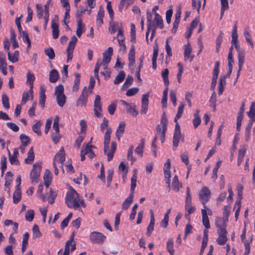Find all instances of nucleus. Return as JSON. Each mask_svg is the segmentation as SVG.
Instances as JSON below:
<instances>
[{"instance_id": "obj_1", "label": "nucleus", "mask_w": 255, "mask_h": 255, "mask_svg": "<svg viewBox=\"0 0 255 255\" xmlns=\"http://www.w3.org/2000/svg\"><path fill=\"white\" fill-rule=\"evenodd\" d=\"M65 202L69 208H78L80 206L86 207L84 200H80L79 194L73 189L68 191L65 197Z\"/></svg>"}, {"instance_id": "obj_2", "label": "nucleus", "mask_w": 255, "mask_h": 255, "mask_svg": "<svg viewBox=\"0 0 255 255\" xmlns=\"http://www.w3.org/2000/svg\"><path fill=\"white\" fill-rule=\"evenodd\" d=\"M112 130L111 128H107L104 135V153L107 156L108 160L111 161L114 156L117 148V143L115 141H112L111 143V148L110 151H108L109 149V144L111 139V134Z\"/></svg>"}, {"instance_id": "obj_3", "label": "nucleus", "mask_w": 255, "mask_h": 255, "mask_svg": "<svg viewBox=\"0 0 255 255\" xmlns=\"http://www.w3.org/2000/svg\"><path fill=\"white\" fill-rule=\"evenodd\" d=\"M168 124L167 117L165 112L162 114L160 123L156 128V132L160 134V140L162 143H163L165 139V133L167 130Z\"/></svg>"}, {"instance_id": "obj_4", "label": "nucleus", "mask_w": 255, "mask_h": 255, "mask_svg": "<svg viewBox=\"0 0 255 255\" xmlns=\"http://www.w3.org/2000/svg\"><path fill=\"white\" fill-rule=\"evenodd\" d=\"M54 95L56 97V101L59 107H62L66 102V96L64 94V87L59 85L55 87Z\"/></svg>"}, {"instance_id": "obj_5", "label": "nucleus", "mask_w": 255, "mask_h": 255, "mask_svg": "<svg viewBox=\"0 0 255 255\" xmlns=\"http://www.w3.org/2000/svg\"><path fill=\"white\" fill-rule=\"evenodd\" d=\"M41 171V163H35L33 165V168L30 172V178L32 183H37L40 175Z\"/></svg>"}, {"instance_id": "obj_6", "label": "nucleus", "mask_w": 255, "mask_h": 255, "mask_svg": "<svg viewBox=\"0 0 255 255\" xmlns=\"http://www.w3.org/2000/svg\"><path fill=\"white\" fill-rule=\"evenodd\" d=\"M211 192L208 187H203L199 193V200L204 205L208 202L211 197Z\"/></svg>"}, {"instance_id": "obj_7", "label": "nucleus", "mask_w": 255, "mask_h": 255, "mask_svg": "<svg viewBox=\"0 0 255 255\" xmlns=\"http://www.w3.org/2000/svg\"><path fill=\"white\" fill-rule=\"evenodd\" d=\"M181 138L183 139V137H182L180 126L178 123H177V124L175 125V128L173 137V146L174 150H175L178 147V144Z\"/></svg>"}, {"instance_id": "obj_8", "label": "nucleus", "mask_w": 255, "mask_h": 255, "mask_svg": "<svg viewBox=\"0 0 255 255\" xmlns=\"http://www.w3.org/2000/svg\"><path fill=\"white\" fill-rule=\"evenodd\" d=\"M75 234L72 233L69 239L67 241L65 245L64 252L63 255H69L70 252V246H71V251H74L76 249V242L74 241Z\"/></svg>"}, {"instance_id": "obj_9", "label": "nucleus", "mask_w": 255, "mask_h": 255, "mask_svg": "<svg viewBox=\"0 0 255 255\" xmlns=\"http://www.w3.org/2000/svg\"><path fill=\"white\" fill-rule=\"evenodd\" d=\"M88 90L86 87H85L82 90L81 95L76 102L77 107H85L88 101Z\"/></svg>"}, {"instance_id": "obj_10", "label": "nucleus", "mask_w": 255, "mask_h": 255, "mask_svg": "<svg viewBox=\"0 0 255 255\" xmlns=\"http://www.w3.org/2000/svg\"><path fill=\"white\" fill-rule=\"evenodd\" d=\"M106 237L102 233L93 232L90 235V240L94 244H102L104 242Z\"/></svg>"}, {"instance_id": "obj_11", "label": "nucleus", "mask_w": 255, "mask_h": 255, "mask_svg": "<svg viewBox=\"0 0 255 255\" xmlns=\"http://www.w3.org/2000/svg\"><path fill=\"white\" fill-rule=\"evenodd\" d=\"M94 112L95 115L98 118H101L103 116L102 114V104L101 102L100 96L98 95H96L94 101Z\"/></svg>"}, {"instance_id": "obj_12", "label": "nucleus", "mask_w": 255, "mask_h": 255, "mask_svg": "<svg viewBox=\"0 0 255 255\" xmlns=\"http://www.w3.org/2000/svg\"><path fill=\"white\" fill-rule=\"evenodd\" d=\"M234 45L235 48L238 51V65L241 67L243 66L245 62V53L244 51L240 48L239 42H236L232 44Z\"/></svg>"}, {"instance_id": "obj_13", "label": "nucleus", "mask_w": 255, "mask_h": 255, "mask_svg": "<svg viewBox=\"0 0 255 255\" xmlns=\"http://www.w3.org/2000/svg\"><path fill=\"white\" fill-rule=\"evenodd\" d=\"M58 17L55 15L54 18L52 21L51 28L52 29V36L54 39H57L59 36V25L57 23Z\"/></svg>"}, {"instance_id": "obj_14", "label": "nucleus", "mask_w": 255, "mask_h": 255, "mask_svg": "<svg viewBox=\"0 0 255 255\" xmlns=\"http://www.w3.org/2000/svg\"><path fill=\"white\" fill-rule=\"evenodd\" d=\"M135 54L134 46L132 45L128 55V59L129 61L128 66L131 70V72H132V71L133 70L132 67L135 63Z\"/></svg>"}, {"instance_id": "obj_15", "label": "nucleus", "mask_w": 255, "mask_h": 255, "mask_svg": "<svg viewBox=\"0 0 255 255\" xmlns=\"http://www.w3.org/2000/svg\"><path fill=\"white\" fill-rule=\"evenodd\" d=\"M65 159V151L63 147H62L58 152L55 155L53 162L62 164Z\"/></svg>"}, {"instance_id": "obj_16", "label": "nucleus", "mask_w": 255, "mask_h": 255, "mask_svg": "<svg viewBox=\"0 0 255 255\" xmlns=\"http://www.w3.org/2000/svg\"><path fill=\"white\" fill-rule=\"evenodd\" d=\"M219 234V237L217 239V243L220 245H223L225 244L227 241L228 238L227 237V231H221V232H218Z\"/></svg>"}, {"instance_id": "obj_17", "label": "nucleus", "mask_w": 255, "mask_h": 255, "mask_svg": "<svg viewBox=\"0 0 255 255\" xmlns=\"http://www.w3.org/2000/svg\"><path fill=\"white\" fill-rule=\"evenodd\" d=\"M150 221L147 228L146 235L148 236H150L152 232L154 230V225L155 222V219L154 217V214L152 210L150 211Z\"/></svg>"}, {"instance_id": "obj_18", "label": "nucleus", "mask_w": 255, "mask_h": 255, "mask_svg": "<svg viewBox=\"0 0 255 255\" xmlns=\"http://www.w3.org/2000/svg\"><path fill=\"white\" fill-rule=\"evenodd\" d=\"M201 213L202 217V223L203 226L207 230L210 229V225L206 210L205 209H202Z\"/></svg>"}, {"instance_id": "obj_19", "label": "nucleus", "mask_w": 255, "mask_h": 255, "mask_svg": "<svg viewBox=\"0 0 255 255\" xmlns=\"http://www.w3.org/2000/svg\"><path fill=\"white\" fill-rule=\"evenodd\" d=\"M113 48L110 47L107 50L103 53V59L102 62L106 63H109L111 60V57L113 54Z\"/></svg>"}, {"instance_id": "obj_20", "label": "nucleus", "mask_w": 255, "mask_h": 255, "mask_svg": "<svg viewBox=\"0 0 255 255\" xmlns=\"http://www.w3.org/2000/svg\"><path fill=\"white\" fill-rule=\"evenodd\" d=\"M216 226L218 228V232H221V231H226V228L227 224L225 222H223V220L220 217H217L215 220Z\"/></svg>"}, {"instance_id": "obj_21", "label": "nucleus", "mask_w": 255, "mask_h": 255, "mask_svg": "<svg viewBox=\"0 0 255 255\" xmlns=\"http://www.w3.org/2000/svg\"><path fill=\"white\" fill-rule=\"evenodd\" d=\"M134 198V193H130L129 196L126 199L122 204V208L123 210H127L130 206L133 201Z\"/></svg>"}, {"instance_id": "obj_22", "label": "nucleus", "mask_w": 255, "mask_h": 255, "mask_svg": "<svg viewBox=\"0 0 255 255\" xmlns=\"http://www.w3.org/2000/svg\"><path fill=\"white\" fill-rule=\"evenodd\" d=\"M246 145H243L239 150L238 157V165L239 166L242 163L243 158L246 154Z\"/></svg>"}, {"instance_id": "obj_23", "label": "nucleus", "mask_w": 255, "mask_h": 255, "mask_svg": "<svg viewBox=\"0 0 255 255\" xmlns=\"http://www.w3.org/2000/svg\"><path fill=\"white\" fill-rule=\"evenodd\" d=\"M104 16V9L102 6H100L99 10L98 12L97 19H96L97 24L98 26H100L103 24V18Z\"/></svg>"}, {"instance_id": "obj_24", "label": "nucleus", "mask_w": 255, "mask_h": 255, "mask_svg": "<svg viewBox=\"0 0 255 255\" xmlns=\"http://www.w3.org/2000/svg\"><path fill=\"white\" fill-rule=\"evenodd\" d=\"M126 126V123L124 122H121L119 124V126L118 128L116 131V136L118 138V140H120V138L124 133L125 131Z\"/></svg>"}, {"instance_id": "obj_25", "label": "nucleus", "mask_w": 255, "mask_h": 255, "mask_svg": "<svg viewBox=\"0 0 255 255\" xmlns=\"http://www.w3.org/2000/svg\"><path fill=\"white\" fill-rule=\"evenodd\" d=\"M45 89L43 87H42V86H41L40 93H39V104L42 108H44V105H45V100H46V96L45 94Z\"/></svg>"}, {"instance_id": "obj_26", "label": "nucleus", "mask_w": 255, "mask_h": 255, "mask_svg": "<svg viewBox=\"0 0 255 255\" xmlns=\"http://www.w3.org/2000/svg\"><path fill=\"white\" fill-rule=\"evenodd\" d=\"M172 186V189L176 192H178L180 189L182 187V185L179 182L177 175H175L173 178Z\"/></svg>"}, {"instance_id": "obj_27", "label": "nucleus", "mask_w": 255, "mask_h": 255, "mask_svg": "<svg viewBox=\"0 0 255 255\" xmlns=\"http://www.w3.org/2000/svg\"><path fill=\"white\" fill-rule=\"evenodd\" d=\"M34 157L33 148L31 147L27 153V157L25 159V163L26 164H31L34 159Z\"/></svg>"}, {"instance_id": "obj_28", "label": "nucleus", "mask_w": 255, "mask_h": 255, "mask_svg": "<svg viewBox=\"0 0 255 255\" xmlns=\"http://www.w3.org/2000/svg\"><path fill=\"white\" fill-rule=\"evenodd\" d=\"M50 171L48 169L45 171L43 180L44 181V185L46 188H48L51 183Z\"/></svg>"}, {"instance_id": "obj_29", "label": "nucleus", "mask_w": 255, "mask_h": 255, "mask_svg": "<svg viewBox=\"0 0 255 255\" xmlns=\"http://www.w3.org/2000/svg\"><path fill=\"white\" fill-rule=\"evenodd\" d=\"M85 31L84 25H82L81 19H78L77 22V28L76 34L78 37H80Z\"/></svg>"}, {"instance_id": "obj_30", "label": "nucleus", "mask_w": 255, "mask_h": 255, "mask_svg": "<svg viewBox=\"0 0 255 255\" xmlns=\"http://www.w3.org/2000/svg\"><path fill=\"white\" fill-rule=\"evenodd\" d=\"M59 78L58 71L55 69L52 70L49 73V81L51 83H55Z\"/></svg>"}, {"instance_id": "obj_31", "label": "nucleus", "mask_w": 255, "mask_h": 255, "mask_svg": "<svg viewBox=\"0 0 255 255\" xmlns=\"http://www.w3.org/2000/svg\"><path fill=\"white\" fill-rule=\"evenodd\" d=\"M158 54V49L157 46L154 47L152 58V68L155 69L157 68L156 60Z\"/></svg>"}, {"instance_id": "obj_32", "label": "nucleus", "mask_w": 255, "mask_h": 255, "mask_svg": "<svg viewBox=\"0 0 255 255\" xmlns=\"http://www.w3.org/2000/svg\"><path fill=\"white\" fill-rule=\"evenodd\" d=\"M136 106L130 103V105L127 107V111L129 114L131 116L134 117H136L138 115V112L136 110Z\"/></svg>"}, {"instance_id": "obj_33", "label": "nucleus", "mask_w": 255, "mask_h": 255, "mask_svg": "<svg viewBox=\"0 0 255 255\" xmlns=\"http://www.w3.org/2000/svg\"><path fill=\"white\" fill-rule=\"evenodd\" d=\"M74 75L75 76V79L73 86V91L74 92H77L79 88L80 74L78 73H75Z\"/></svg>"}, {"instance_id": "obj_34", "label": "nucleus", "mask_w": 255, "mask_h": 255, "mask_svg": "<svg viewBox=\"0 0 255 255\" xmlns=\"http://www.w3.org/2000/svg\"><path fill=\"white\" fill-rule=\"evenodd\" d=\"M19 53L18 51H15L12 55L10 52H8V59L12 63H15L18 61Z\"/></svg>"}, {"instance_id": "obj_35", "label": "nucleus", "mask_w": 255, "mask_h": 255, "mask_svg": "<svg viewBox=\"0 0 255 255\" xmlns=\"http://www.w3.org/2000/svg\"><path fill=\"white\" fill-rule=\"evenodd\" d=\"M166 249L170 255H174V250L173 249V240L170 238L166 243Z\"/></svg>"}, {"instance_id": "obj_36", "label": "nucleus", "mask_w": 255, "mask_h": 255, "mask_svg": "<svg viewBox=\"0 0 255 255\" xmlns=\"http://www.w3.org/2000/svg\"><path fill=\"white\" fill-rule=\"evenodd\" d=\"M154 22L155 23L156 26H158L161 29L163 28V23L162 18L159 14L156 12H155Z\"/></svg>"}, {"instance_id": "obj_37", "label": "nucleus", "mask_w": 255, "mask_h": 255, "mask_svg": "<svg viewBox=\"0 0 255 255\" xmlns=\"http://www.w3.org/2000/svg\"><path fill=\"white\" fill-rule=\"evenodd\" d=\"M21 194L20 189H16L13 194V202L17 203L21 199Z\"/></svg>"}, {"instance_id": "obj_38", "label": "nucleus", "mask_w": 255, "mask_h": 255, "mask_svg": "<svg viewBox=\"0 0 255 255\" xmlns=\"http://www.w3.org/2000/svg\"><path fill=\"white\" fill-rule=\"evenodd\" d=\"M126 76L125 73L121 71L119 72L118 75L116 77L114 83L115 84H118L122 82L123 80L125 79Z\"/></svg>"}, {"instance_id": "obj_39", "label": "nucleus", "mask_w": 255, "mask_h": 255, "mask_svg": "<svg viewBox=\"0 0 255 255\" xmlns=\"http://www.w3.org/2000/svg\"><path fill=\"white\" fill-rule=\"evenodd\" d=\"M41 125V123L39 121L37 122L35 124H34L32 127V130L38 135H41V132L40 130Z\"/></svg>"}, {"instance_id": "obj_40", "label": "nucleus", "mask_w": 255, "mask_h": 255, "mask_svg": "<svg viewBox=\"0 0 255 255\" xmlns=\"http://www.w3.org/2000/svg\"><path fill=\"white\" fill-rule=\"evenodd\" d=\"M238 33H237V26L236 24H235L233 27V29L232 33V41H231L232 44L239 42L238 40Z\"/></svg>"}, {"instance_id": "obj_41", "label": "nucleus", "mask_w": 255, "mask_h": 255, "mask_svg": "<svg viewBox=\"0 0 255 255\" xmlns=\"http://www.w3.org/2000/svg\"><path fill=\"white\" fill-rule=\"evenodd\" d=\"M217 101L216 94L215 91L213 92L209 100L210 106L212 107L214 111L216 110V103Z\"/></svg>"}, {"instance_id": "obj_42", "label": "nucleus", "mask_w": 255, "mask_h": 255, "mask_svg": "<svg viewBox=\"0 0 255 255\" xmlns=\"http://www.w3.org/2000/svg\"><path fill=\"white\" fill-rule=\"evenodd\" d=\"M135 171V170H134ZM136 179H137V175L136 173L135 172V173L133 174L131 178V185H130V193H133V192L134 191L135 188L136 186Z\"/></svg>"}, {"instance_id": "obj_43", "label": "nucleus", "mask_w": 255, "mask_h": 255, "mask_svg": "<svg viewBox=\"0 0 255 255\" xmlns=\"http://www.w3.org/2000/svg\"><path fill=\"white\" fill-rule=\"evenodd\" d=\"M168 74L169 71L168 69H165L164 71L161 73V76L163 78L164 83L166 86H168L169 84V81L168 80Z\"/></svg>"}, {"instance_id": "obj_44", "label": "nucleus", "mask_w": 255, "mask_h": 255, "mask_svg": "<svg viewBox=\"0 0 255 255\" xmlns=\"http://www.w3.org/2000/svg\"><path fill=\"white\" fill-rule=\"evenodd\" d=\"M144 146V141L143 139L141 140V143L138 145L137 147H136L135 149V152L139 154L140 156L142 157L143 156V150Z\"/></svg>"}, {"instance_id": "obj_45", "label": "nucleus", "mask_w": 255, "mask_h": 255, "mask_svg": "<svg viewBox=\"0 0 255 255\" xmlns=\"http://www.w3.org/2000/svg\"><path fill=\"white\" fill-rule=\"evenodd\" d=\"M185 217L187 218L190 214L193 213L195 211V207L192 204L185 205Z\"/></svg>"}, {"instance_id": "obj_46", "label": "nucleus", "mask_w": 255, "mask_h": 255, "mask_svg": "<svg viewBox=\"0 0 255 255\" xmlns=\"http://www.w3.org/2000/svg\"><path fill=\"white\" fill-rule=\"evenodd\" d=\"M2 98V104L3 105V107L6 109L8 110L9 109V100L8 97L5 94H2L1 96Z\"/></svg>"}, {"instance_id": "obj_47", "label": "nucleus", "mask_w": 255, "mask_h": 255, "mask_svg": "<svg viewBox=\"0 0 255 255\" xmlns=\"http://www.w3.org/2000/svg\"><path fill=\"white\" fill-rule=\"evenodd\" d=\"M192 52V48L190 46L189 44L185 45L184 46V59L187 60L190 57V55Z\"/></svg>"}, {"instance_id": "obj_48", "label": "nucleus", "mask_w": 255, "mask_h": 255, "mask_svg": "<svg viewBox=\"0 0 255 255\" xmlns=\"http://www.w3.org/2000/svg\"><path fill=\"white\" fill-rule=\"evenodd\" d=\"M208 232L207 230H205L204 231V236H203V238L202 246H201V248H202V250H205V249L206 248V247L207 245V242L208 241Z\"/></svg>"}, {"instance_id": "obj_49", "label": "nucleus", "mask_w": 255, "mask_h": 255, "mask_svg": "<svg viewBox=\"0 0 255 255\" xmlns=\"http://www.w3.org/2000/svg\"><path fill=\"white\" fill-rule=\"evenodd\" d=\"M77 41L78 39L77 37L75 35L73 36L71 38V40L68 44L67 49L69 50H71V51H73Z\"/></svg>"}, {"instance_id": "obj_50", "label": "nucleus", "mask_w": 255, "mask_h": 255, "mask_svg": "<svg viewBox=\"0 0 255 255\" xmlns=\"http://www.w3.org/2000/svg\"><path fill=\"white\" fill-rule=\"evenodd\" d=\"M37 16L38 18L41 19L44 16V10L43 9L42 6L40 4L36 5Z\"/></svg>"}, {"instance_id": "obj_51", "label": "nucleus", "mask_w": 255, "mask_h": 255, "mask_svg": "<svg viewBox=\"0 0 255 255\" xmlns=\"http://www.w3.org/2000/svg\"><path fill=\"white\" fill-rule=\"evenodd\" d=\"M0 69L1 70L2 74L4 75L7 74L6 64L5 60L0 57Z\"/></svg>"}, {"instance_id": "obj_52", "label": "nucleus", "mask_w": 255, "mask_h": 255, "mask_svg": "<svg viewBox=\"0 0 255 255\" xmlns=\"http://www.w3.org/2000/svg\"><path fill=\"white\" fill-rule=\"evenodd\" d=\"M165 48H166V51L167 55V56L166 57V62H167V61L168 60H170V58L172 56L171 48L168 44V39H167L166 41Z\"/></svg>"}, {"instance_id": "obj_53", "label": "nucleus", "mask_w": 255, "mask_h": 255, "mask_svg": "<svg viewBox=\"0 0 255 255\" xmlns=\"http://www.w3.org/2000/svg\"><path fill=\"white\" fill-rule=\"evenodd\" d=\"M45 54L50 59H53L55 57V53L52 48H48L45 49Z\"/></svg>"}, {"instance_id": "obj_54", "label": "nucleus", "mask_w": 255, "mask_h": 255, "mask_svg": "<svg viewBox=\"0 0 255 255\" xmlns=\"http://www.w3.org/2000/svg\"><path fill=\"white\" fill-rule=\"evenodd\" d=\"M133 146L131 145L128 150L127 157L128 159H130L131 161V164H133L134 162L135 161V158L133 157Z\"/></svg>"}, {"instance_id": "obj_55", "label": "nucleus", "mask_w": 255, "mask_h": 255, "mask_svg": "<svg viewBox=\"0 0 255 255\" xmlns=\"http://www.w3.org/2000/svg\"><path fill=\"white\" fill-rule=\"evenodd\" d=\"M20 139L21 144L26 146H27L28 144L30 142V138L24 134H21L20 135Z\"/></svg>"}, {"instance_id": "obj_56", "label": "nucleus", "mask_w": 255, "mask_h": 255, "mask_svg": "<svg viewBox=\"0 0 255 255\" xmlns=\"http://www.w3.org/2000/svg\"><path fill=\"white\" fill-rule=\"evenodd\" d=\"M133 80V77L131 76L128 75L125 82L123 85V89H126L128 88L130 85H131Z\"/></svg>"}, {"instance_id": "obj_57", "label": "nucleus", "mask_w": 255, "mask_h": 255, "mask_svg": "<svg viewBox=\"0 0 255 255\" xmlns=\"http://www.w3.org/2000/svg\"><path fill=\"white\" fill-rule=\"evenodd\" d=\"M34 215V211L33 210H28L25 215V219L29 222H31L33 219Z\"/></svg>"}, {"instance_id": "obj_58", "label": "nucleus", "mask_w": 255, "mask_h": 255, "mask_svg": "<svg viewBox=\"0 0 255 255\" xmlns=\"http://www.w3.org/2000/svg\"><path fill=\"white\" fill-rule=\"evenodd\" d=\"M177 66L178 67V72L177 75V81H178V83H180L182 74L183 72V65L180 63H178L177 64Z\"/></svg>"}, {"instance_id": "obj_59", "label": "nucleus", "mask_w": 255, "mask_h": 255, "mask_svg": "<svg viewBox=\"0 0 255 255\" xmlns=\"http://www.w3.org/2000/svg\"><path fill=\"white\" fill-rule=\"evenodd\" d=\"M9 162L11 164H18L19 161L16 156H13L10 154L8 149H7Z\"/></svg>"}, {"instance_id": "obj_60", "label": "nucleus", "mask_w": 255, "mask_h": 255, "mask_svg": "<svg viewBox=\"0 0 255 255\" xmlns=\"http://www.w3.org/2000/svg\"><path fill=\"white\" fill-rule=\"evenodd\" d=\"M238 192V199L236 202V204H241V200L243 196V187L242 186H238L237 189Z\"/></svg>"}, {"instance_id": "obj_61", "label": "nucleus", "mask_w": 255, "mask_h": 255, "mask_svg": "<svg viewBox=\"0 0 255 255\" xmlns=\"http://www.w3.org/2000/svg\"><path fill=\"white\" fill-rule=\"evenodd\" d=\"M222 34L223 32L220 31L219 35L218 36L216 39V52H218L220 48V46L222 41Z\"/></svg>"}, {"instance_id": "obj_62", "label": "nucleus", "mask_w": 255, "mask_h": 255, "mask_svg": "<svg viewBox=\"0 0 255 255\" xmlns=\"http://www.w3.org/2000/svg\"><path fill=\"white\" fill-rule=\"evenodd\" d=\"M26 78L27 83H28L29 85H33V82L35 79L34 75L33 74H31L30 72H28L27 73Z\"/></svg>"}, {"instance_id": "obj_63", "label": "nucleus", "mask_w": 255, "mask_h": 255, "mask_svg": "<svg viewBox=\"0 0 255 255\" xmlns=\"http://www.w3.org/2000/svg\"><path fill=\"white\" fill-rule=\"evenodd\" d=\"M107 8L111 20H113L114 12L112 7L111 2L110 1L107 2Z\"/></svg>"}, {"instance_id": "obj_64", "label": "nucleus", "mask_w": 255, "mask_h": 255, "mask_svg": "<svg viewBox=\"0 0 255 255\" xmlns=\"http://www.w3.org/2000/svg\"><path fill=\"white\" fill-rule=\"evenodd\" d=\"M138 88H132L128 90L126 95L128 97L134 96L138 93Z\"/></svg>"}]
</instances>
